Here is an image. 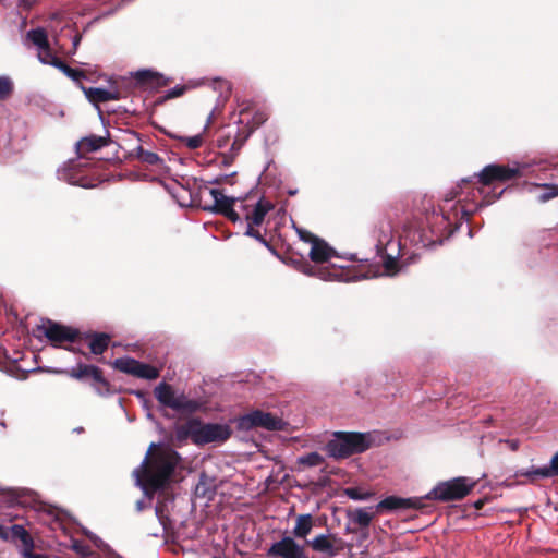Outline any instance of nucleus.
I'll use <instances>...</instances> for the list:
<instances>
[{"label": "nucleus", "instance_id": "f257e3e1", "mask_svg": "<svg viewBox=\"0 0 558 558\" xmlns=\"http://www.w3.org/2000/svg\"><path fill=\"white\" fill-rule=\"evenodd\" d=\"M180 454L171 448L151 444L141 466L134 471L137 484L146 492L163 489L179 464Z\"/></svg>", "mask_w": 558, "mask_h": 558}, {"label": "nucleus", "instance_id": "f03ea898", "mask_svg": "<svg viewBox=\"0 0 558 558\" xmlns=\"http://www.w3.org/2000/svg\"><path fill=\"white\" fill-rule=\"evenodd\" d=\"M475 482L468 477H456L438 483L427 495V499L442 502L461 500L474 488Z\"/></svg>", "mask_w": 558, "mask_h": 558}, {"label": "nucleus", "instance_id": "7ed1b4c3", "mask_svg": "<svg viewBox=\"0 0 558 558\" xmlns=\"http://www.w3.org/2000/svg\"><path fill=\"white\" fill-rule=\"evenodd\" d=\"M58 373L64 374L78 381L89 383L100 396L110 392V383L105 378L104 371L96 365L78 363L71 369L59 371Z\"/></svg>", "mask_w": 558, "mask_h": 558}, {"label": "nucleus", "instance_id": "20e7f679", "mask_svg": "<svg viewBox=\"0 0 558 558\" xmlns=\"http://www.w3.org/2000/svg\"><path fill=\"white\" fill-rule=\"evenodd\" d=\"M37 330L41 332L56 348L62 347V343L64 342L75 343L81 340V332L78 329L50 319L38 325Z\"/></svg>", "mask_w": 558, "mask_h": 558}, {"label": "nucleus", "instance_id": "39448f33", "mask_svg": "<svg viewBox=\"0 0 558 558\" xmlns=\"http://www.w3.org/2000/svg\"><path fill=\"white\" fill-rule=\"evenodd\" d=\"M156 399L165 407L175 411L194 413L199 409L195 400L187 399L185 396H175L173 388L167 383H160L154 390Z\"/></svg>", "mask_w": 558, "mask_h": 558}, {"label": "nucleus", "instance_id": "423d86ee", "mask_svg": "<svg viewBox=\"0 0 558 558\" xmlns=\"http://www.w3.org/2000/svg\"><path fill=\"white\" fill-rule=\"evenodd\" d=\"M283 425L284 423L281 418L262 410L252 411L238 420V428L242 430H250L256 427L267 430H281Z\"/></svg>", "mask_w": 558, "mask_h": 558}, {"label": "nucleus", "instance_id": "0eeeda50", "mask_svg": "<svg viewBox=\"0 0 558 558\" xmlns=\"http://www.w3.org/2000/svg\"><path fill=\"white\" fill-rule=\"evenodd\" d=\"M477 177L478 183L489 186L495 182L507 183L515 180L521 177V171L518 167L492 163L484 167Z\"/></svg>", "mask_w": 558, "mask_h": 558}, {"label": "nucleus", "instance_id": "6e6552de", "mask_svg": "<svg viewBox=\"0 0 558 558\" xmlns=\"http://www.w3.org/2000/svg\"><path fill=\"white\" fill-rule=\"evenodd\" d=\"M209 193L214 203L213 205L204 206V210L222 215L232 222L241 220L239 213L234 209V206L236 203L241 204V201H243L242 198L226 196L223 192L218 189H211Z\"/></svg>", "mask_w": 558, "mask_h": 558}, {"label": "nucleus", "instance_id": "1a4fd4ad", "mask_svg": "<svg viewBox=\"0 0 558 558\" xmlns=\"http://www.w3.org/2000/svg\"><path fill=\"white\" fill-rule=\"evenodd\" d=\"M231 434L230 427L226 424L203 423L198 418L197 439H194V445L204 446L210 442H223L230 438Z\"/></svg>", "mask_w": 558, "mask_h": 558}, {"label": "nucleus", "instance_id": "9d476101", "mask_svg": "<svg viewBox=\"0 0 558 558\" xmlns=\"http://www.w3.org/2000/svg\"><path fill=\"white\" fill-rule=\"evenodd\" d=\"M113 368L128 375L143 379H156L159 377V371L153 365L142 363L132 357H119L112 362Z\"/></svg>", "mask_w": 558, "mask_h": 558}, {"label": "nucleus", "instance_id": "9b49d317", "mask_svg": "<svg viewBox=\"0 0 558 558\" xmlns=\"http://www.w3.org/2000/svg\"><path fill=\"white\" fill-rule=\"evenodd\" d=\"M250 201L251 197H245L241 201L239 207L245 211L247 225L260 226L264 222L265 216L274 208V205L265 198H260L256 203H248Z\"/></svg>", "mask_w": 558, "mask_h": 558}, {"label": "nucleus", "instance_id": "f8f14e48", "mask_svg": "<svg viewBox=\"0 0 558 558\" xmlns=\"http://www.w3.org/2000/svg\"><path fill=\"white\" fill-rule=\"evenodd\" d=\"M270 558H308L304 548L290 536L275 542L267 550Z\"/></svg>", "mask_w": 558, "mask_h": 558}, {"label": "nucleus", "instance_id": "ddd939ff", "mask_svg": "<svg viewBox=\"0 0 558 558\" xmlns=\"http://www.w3.org/2000/svg\"><path fill=\"white\" fill-rule=\"evenodd\" d=\"M340 262H327L328 265L318 269V275L323 280L349 282V258L333 256Z\"/></svg>", "mask_w": 558, "mask_h": 558}, {"label": "nucleus", "instance_id": "4468645a", "mask_svg": "<svg viewBox=\"0 0 558 558\" xmlns=\"http://www.w3.org/2000/svg\"><path fill=\"white\" fill-rule=\"evenodd\" d=\"M301 238L311 243L310 257L314 263H327L332 256H336V251L325 240L310 233H301Z\"/></svg>", "mask_w": 558, "mask_h": 558}, {"label": "nucleus", "instance_id": "2eb2a0df", "mask_svg": "<svg viewBox=\"0 0 558 558\" xmlns=\"http://www.w3.org/2000/svg\"><path fill=\"white\" fill-rule=\"evenodd\" d=\"M197 417H191L183 423H175L171 437L173 444L182 446L189 439L194 444V439H197Z\"/></svg>", "mask_w": 558, "mask_h": 558}, {"label": "nucleus", "instance_id": "dca6fc26", "mask_svg": "<svg viewBox=\"0 0 558 558\" xmlns=\"http://www.w3.org/2000/svg\"><path fill=\"white\" fill-rule=\"evenodd\" d=\"M423 506L422 501L414 498H402L398 496H388L379 501L375 509L376 512L396 511L399 509H418Z\"/></svg>", "mask_w": 558, "mask_h": 558}, {"label": "nucleus", "instance_id": "f3484780", "mask_svg": "<svg viewBox=\"0 0 558 558\" xmlns=\"http://www.w3.org/2000/svg\"><path fill=\"white\" fill-rule=\"evenodd\" d=\"M86 98L94 105L106 102L109 100H119L123 97V93L119 87L113 86L110 89H104L98 87H85L81 85Z\"/></svg>", "mask_w": 558, "mask_h": 558}, {"label": "nucleus", "instance_id": "a211bd4d", "mask_svg": "<svg viewBox=\"0 0 558 558\" xmlns=\"http://www.w3.org/2000/svg\"><path fill=\"white\" fill-rule=\"evenodd\" d=\"M326 451L336 459L349 457V432L336 433V438L327 442Z\"/></svg>", "mask_w": 558, "mask_h": 558}, {"label": "nucleus", "instance_id": "6ab92c4d", "mask_svg": "<svg viewBox=\"0 0 558 558\" xmlns=\"http://www.w3.org/2000/svg\"><path fill=\"white\" fill-rule=\"evenodd\" d=\"M109 144V138L106 136H98V135H88L86 137H83L76 143V151L78 155V158H84L85 155L97 151L100 148L107 146Z\"/></svg>", "mask_w": 558, "mask_h": 558}, {"label": "nucleus", "instance_id": "aec40b11", "mask_svg": "<svg viewBox=\"0 0 558 558\" xmlns=\"http://www.w3.org/2000/svg\"><path fill=\"white\" fill-rule=\"evenodd\" d=\"M110 336L105 332L81 333V340H88L90 352L95 355H101L109 347Z\"/></svg>", "mask_w": 558, "mask_h": 558}, {"label": "nucleus", "instance_id": "412c9836", "mask_svg": "<svg viewBox=\"0 0 558 558\" xmlns=\"http://www.w3.org/2000/svg\"><path fill=\"white\" fill-rule=\"evenodd\" d=\"M521 475L529 477L534 481L538 477L549 478L558 476V451L551 457L549 465L542 468L532 466L525 472H521Z\"/></svg>", "mask_w": 558, "mask_h": 558}, {"label": "nucleus", "instance_id": "4be33fe9", "mask_svg": "<svg viewBox=\"0 0 558 558\" xmlns=\"http://www.w3.org/2000/svg\"><path fill=\"white\" fill-rule=\"evenodd\" d=\"M136 83L146 88H155L168 85L169 81L161 74L149 70L138 71L135 74Z\"/></svg>", "mask_w": 558, "mask_h": 558}, {"label": "nucleus", "instance_id": "5701e85b", "mask_svg": "<svg viewBox=\"0 0 558 558\" xmlns=\"http://www.w3.org/2000/svg\"><path fill=\"white\" fill-rule=\"evenodd\" d=\"M375 434L351 432V454L368 450L375 444Z\"/></svg>", "mask_w": 558, "mask_h": 558}, {"label": "nucleus", "instance_id": "b1692460", "mask_svg": "<svg viewBox=\"0 0 558 558\" xmlns=\"http://www.w3.org/2000/svg\"><path fill=\"white\" fill-rule=\"evenodd\" d=\"M307 544L315 551L326 553L330 557H335L339 551V547L335 546L333 537L330 535L320 534L313 538L311 542H307Z\"/></svg>", "mask_w": 558, "mask_h": 558}, {"label": "nucleus", "instance_id": "393cba45", "mask_svg": "<svg viewBox=\"0 0 558 558\" xmlns=\"http://www.w3.org/2000/svg\"><path fill=\"white\" fill-rule=\"evenodd\" d=\"M376 511H368L366 508H357L351 511V522L359 525L364 537L368 535L367 529L375 517Z\"/></svg>", "mask_w": 558, "mask_h": 558}, {"label": "nucleus", "instance_id": "a878e982", "mask_svg": "<svg viewBox=\"0 0 558 558\" xmlns=\"http://www.w3.org/2000/svg\"><path fill=\"white\" fill-rule=\"evenodd\" d=\"M254 132V128H250V123L241 126L238 129L236 133L233 136V141L231 143L229 156L231 158H234L239 155L241 148L247 141V138L252 135Z\"/></svg>", "mask_w": 558, "mask_h": 558}, {"label": "nucleus", "instance_id": "bb28decb", "mask_svg": "<svg viewBox=\"0 0 558 558\" xmlns=\"http://www.w3.org/2000/svg\"><path fill=\"white\" fill-rule=\"evenodd\" d=\"M20 530L21 531L17 530V534L15 536H19V541L23 545L22 556L24 558H49L44 554L34 553L35 544L33 537L31 536L26 529Z\"/></svg>", "mask_w": 558, "mask_h": 558}, {"label": "nucleus", "instance_id": "cd10ccee", "mask_svg": "<svg viewBox=\"0 0 558 558\" xmlns=\"http://www.w3.org/2000/svg\"><path fill=\"white\" fill-rule=\"evenodd\" d=\"M130 156L132 158L138 159L141 162L146 163L148 166L161 167L163 163V159L160 158L156 153L144 149L142 146L135 147Z\"/></svg>", "mask_w": 558, "mask_h": 558}, {"label": "nucleus", "instance_id": "c85d7f7f", "mask_svg": "<svg viewBox=\"0 0 558 558\" xmlns=\"http://www.w3.org/2000/svg\"><path fill=\"white\" fill-rule=\"evenodd\" d=\"M314 525L311 514H301L296 518V524L293 529V535L298 538H305L312 531Z\"/></svg>", "mask_w": 558, "mask_h": 558}, {"label": "nucleus", "instance_id": "c756f323", "mask_svg": "<svg viewBox=\"0 0 558 558\" xmlns=\"http://www.w3.org/2000/svg\"><path fill=\"white\" fill-rule=\"evenodd\" d=\"M27 37L32 43L40 49L48 48L49 41L47 33L44 28L31 29Z\"/></svg>", "mask_w": 558, "mask_h": 558}, {"label": "nucleus", "instance_id": "7c9ffc66", "mask_svg": "<svg viewBox=\"0 0 558 558\" xmlns=\"http://www.w3.org/2000/svg\"><path fill=\"white\" fill-rule=\"evenodd\" d=\"M25 529L23 525L20 524H13L11 527L7 529L3 525L0 524V539L3 542H12L15 543L19 541V536H15L17 534V530Z\"/></svg>", "mask_w": 558, "mask_h": 558}, {"label": "nucleus", "instance_id": "2f4dec72", "mask_svg": "<svg viewBox=\"0 0 558 558\" xmlns=\"http://www.w3.org/2000/svg\"><path fill=\"white\" fill-rule=\"evenodd\" d=\"M14 90V84L8 76H0V101L10 98Z\"/></svg>", "mask_w": 558, "mask_h": 558}, {"label": "nucleus", "instance_id": "473e14b6", "mask_svg": "<svg viewBox=\"0 0 558 558\" xmlns=\"http://www.w3.org/2000/svg\"><path fill=\"white\" fill-rule=\"evenodd\" d=\"M187 87L185 85H178L173 88H171L170 90L167 92L166 95L159 97L155 104L156 105H162L165 104L167 100H170V99H173V98H177V97H180L182 95L185 94Z\"/></svg>", "mask_w": 558, "mask_h": 558}, {"label": "nucleus", "instance_id": "72a5a7b5", "mask_svg": "<svg viewBox=\"0 0 558 558\" xmlns=\"http://www.w3.org/2000/svg\"><path fill=\"white\" fill-rule=\"evenodd\" d=\"M324 458L317 452H311L299 458V463L306 466H318L323 464Z\"/></svg>", "mask_w": 558, "mask_h": 558}, {"label": "nucleus", "instance_id": "f704fd0d", "mask_svg": "<svg viewBox=\"0 0 558 558\" xmlns=\"http://www.w3.org/2000/svg\"><path fill=\"white\" fill-rule=\"evenodd\" d=\"M544 193L538 196L541 203H545L558 196V185L556 184H543Z\"/></svg>", "mask_w": 558, "mask_h": 558}, {"label": "nucleus", "instance_id": "c9c22d12", "mask_svg": "<svg viewBox=\"0 0 558 558\" xmlns=\"http://www.w3.org/2000/svg\"><path fill=\"white\" fill-rule=\"evenodd\" d=\"M62 73L70 77L72 81L78 83L80 86L83 85L81 81L83 78H87L86 72L84 70L73 69L69 65L65 66Z\"/></svg>", "mask_w": 558, "mask_h": 558}, {"label": "nucleus", "instance_id": "e433bc0d", "mask_svg": "<svg viewBox=\"0 0 558 558\" xmlns=\"http://www.w3.org/2000/svg\"><path fill=\"white\" fill-rule=\"evenodd\" d=\"M245 235L254 238L262 244H264L267 248L270 251H274L272 246L269 244V242L260 234V232L256 229H254V226L247 225L246 231L244 232Z\"/></svg>", "mask_w": 558, "mask_h": 558}, {"label": "nucleus", "instance_id": "4c0bfd02", "mask_svg": "<svg viewBox=\"0 0 558 558\" xmlns=\"http://www.w3.org/2000/svg\"><path fill=\"white\" fill-rule=\"evenodd\" d=\"M181 142L190 149H197L203 145L204 138L201 134L195 136L182 137Z\"/></svg>", "mask_w": 558, "mask_h": 558}, {"label": "nucleus", "instance_id": "58836bf2", "mask_svg": "<svg viewBox=\"0 0 558 558\" xmlns=\"http://www.w3.org/2000/svg\"><path fill=\"white\" fill-rule=\"evenodd\" d=\"M72 549L83 557H87L90 555V547L81 541H74L72 544Z\"/></svg>", "mask_w": 558, "mask_h": 558}, {"label": "nucleus", "instance_id": "ea45409f", "mask_svg": "<svg viewBox=\"0 0 558 558\" xmlns=\"http://www.w3.org/2000/svg\"><path fill=\"white\" fill-rule=\"evenodd\" d=\"M374 494L372 492H361L359 488H351V499L366 500Z\"/></svg>", "mask_w": 558, "mask_h": 558}, {"label": "nucleus", "instance_id": "a19ab883", "mask_svg": "<svg viewBox=\"0 0 558 558\" xmlns=\"http://www.w3.org/2000/svg\"><path fill=\"white\" fill-rule=\"evenodd\" d=\"M267 120V116L264 112H256L252 119L250 128H254V131L259 128Z\"/></svg>", "mask_w": 558, "mask_h": 558}, {"label": "nucleus", "instance_id": "79ce46f5", "mask_svg": "<svg viewBox=\"0 0 558 558\" xmlns=\"http://www.w3.org/2000/svg\"><path fill=\"white\" fill-rule=\"evenodd\" d=\"M215 84L218 85V88L220 89L221 96L228 97L231 93V86L230 83L227 81L218 80L215 81Z\"/></svg>", "mask_w": 558, "mask_h": 558}, {"label": "nucleus", "instance_id": "37998d69", "mask_svg": "<svg viewBox=\"0 0 558 558\" xmlns=\"http://www.w3.org/2000/svg\"><path fill=\"white\" fill-rule=\"evenodd\" d=\"M397 265H398V262L397 259H395L393 257L391 256H388L385 262H384V266H385V269L389 272V274H396L397 272Z\"/></svg>", "mask_w": 558, "mask_h": 558}, {"label": "nucleus", "instance_id": "c03bdc74", "mask_svg": "<svg viewBox=\"0 0 558 558\" xmlns=\"http://www.w3.org/2000/svg\"><path fill=\"white\" fill-rule=\"evenodd\" d=\"M47 61V64H50L57 69H59L61 72L64 71L65 66L68 65L64 61H62L60 58L51 57V59H45Z\"/></svg>", "mask_w": 558, "mask_h": 558}, {"label": "nucleus", "instance_id": "a18cd8bd", "mask_svg": "<svg viewBox=\"0 0 558 558\" xmlns=\"http://www.w3.org/2000/svg\"><path fill=\"white\" fill-rule=\"evenodd\" d=\"M51 57H56V56L52 53L49 45H48V48L40 49L39 59L43 63L47 64V61L45 59H51Z\"/></svg>", "mask_w": 558, "mask_h": 558}, {"label": "nucleus", "instance_id": "49530a36", "mask_svg": "<svg viewBox=\"0 0 558 558\" xmlns=\"http://www.w3.org/2000/svg\"><path fill=\"white\" fill-rule=\"evenodd\" d=\"M505 192V189L501 190L499 193H494L493 195H485L484 198H483V203L484 205H489L492 203H494L496 199L500 198V196L502 195V193Z\"/></svg>", "mask_w": 558, "mask_h": 558}, {"label": "nucleus", "instance_id": "de8ad7c7", "mask_svg": "<svg viewBox=\"0 0 558 558\" xmlns=\"http://www.w3.org/2000/svg\"><path fill=\"white\" fill-rule=\"evenodd\" d=\"M441 211H444V209H441ZM430 219H434L435 222H437L440 219L441 222H448L449 223V217L445 213H441V215L433 213L432 217H427L428 223L430 222Z\"/></svg>", "mask_w": 558, "mask_h": 558}, {"label": "nucleus", "instance_id": "09e8293b", "mask_svg": "<svg viewBox=\"0 0 558 558\" xmlns=\"http://www.w3.org/2000/svg\"><path fill=\"white\" fill-rule=\"evenodd\" d=\"M232 135L231 134H228V135H225V136H220L218 140H217V146L219 148H225L228 146L230 140H231Z\"/></svg>", "mask_w": 558, "mask_h": 558}, {"label": "nucleus", "instance_id": "8fccbe9b", "mask_svg": "<svg viewBox=\"0 0 558 558\" xmlns=\"http://www.w3.org/2000/svg\"><path fill=\"white\" fill-rule=\"evenodd\" d=\"M65 350L72 352V353H81L83 354L85 357H87V354L85 352H83L82 350H80L78 348H74L72 345H68V347H63Z\"/></svg>", "mask_w": 558, "mask_h": 558}, {"label": "nucleus", "instance_id": "3c124183", "mask_svg": "<svg viewBox=\"0 0 558 558\" xmlns=\"http://www.w3.org/2000/svg\"><path fill=\"white\" fill-rule=\"evenodd\" d=\"M506 442L509 445L511 450H513V451L518 450V448H519L518 440H507Z\"/></svg>", "mask_w": 558, "mask_h": 558}, {"label": "nucleus", "instance_id": "603ef678", "mask_svg": "<svg viewBox=\"0 0 558 558\" xmlns=\"http://www.w3.org/2000/svg\"><path fill=\"white\" fill-rule=\"evenodd\" d=\"M484 505H485L484 499H478V500H476V501L474 502V508H475L476 510H481V509L484 507Z\"/></svg>", "mask_w": 558, "mask_h": 558}, {"label": "nucleus", "instance_id": "864d4df0", "mask_svg": "<svg viewBox=\"0 0 558 558\" xmlns=\"http://www.w3.org/2000/svg\"><path fill=\"white\" fill-rule=\"evenodd\" d=\"M80 40H81V36H80V35H76V36L74 37V41H73V46H74V48H76V46L78 45Z\"/></svg>", "mask_w": 558, "mask_h": 558}, {"label": "nucleus", "instance_id": "5fc2aeb1", "mask_svg": "<svg viewBox=\"0 0 558 558\" xmlns=\"http://www.w3.org/2000/svg\"><path fill=\"white\" fill-rule=\"evenodd\" d=\"M357 279V276L353 274V271L351 270V277H350V280L353 281V280H356Z\"/></svg>", "mask_w": 558, "mask_h": 558}, {"label": "nucleus", "instance_id": "6e6d98bb", "mask_svg": "<svg viewBox=\"0 0 558 558\" xmlns=\"http://www.w3.org/2000/svg\"><path fill=\"white\" fill-rule=\"evenodd\" d=\"M215 183H216V184H221V183H222V179H221V178H217V179L215 180Z\"/></svg>", "mask_w": 558, "mask_h": 558}, {"label": "nucleus", "instance_id": "4d7b16f0", "mask_svg": "<svg viewBox=\"0 0 558 558\" xmlns=\"http://www.w3.org/2000/svg\"><path fill=\"white\" fill-rule=\"evenodd\" d=\"M350 259H351V262L356 260V258L353 254H351Z\"/></svg>", "mask_w": 558, "mask_h": 558}, {"label": "nucleus", "instance_id": "13d9d810", "mask_svg": "<svg viewBox=\"0 0 558 558\" xmlns=\"http://www.w3.org/2000/svg\"><path fill=\"white\" fill-rule=\"evenodd\" d=\"M137 507H138V509H141V508H142V501H138V502H137Z\"/></svg>", "mask_w": 558, "mask_h": 558}, {"label": "nucleus", "instance_id": "bf43d9fd", "mask_svg": "<svg viewBox=\"0 0 558 558\" xmlns=\"http://www.w3.org/2000/svg\"><path fill=\"white\" fill-rule=\"evenodd\" d=\"M151 535H154V536H158V535H159V533H158V532H153V533H151Z\"/></svg>", "mask_w": 558, "mask_h": 558}]
</instances>
